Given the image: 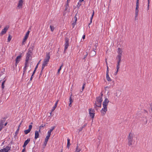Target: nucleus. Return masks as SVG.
Masks as SVG:
<instances>
[{"instance_id":"obj_58","label":"nucleus","mask_w":152,"mask_h":152,"mask_svg":"<svg viewBox=\"0 0 152 152\" xmlns=\"http://www.w3.org/2000/svg\"><path fill=\"white\" fill-rule=\"evenodd\" d=\"M67 48H65L64 50V53H65L66 50V49H67Z\"/></svg>"},{"instance_id":"obj_8","label":"nucleus","mask_w":152,"mask_h":152,"mask_svg":"<svg viewBox=\"0 0 152 152\" xmlns=\"http://www.w3.org/2000/svg\"><path fill=\"white\" fill-rule=\"evenodd\" d=\"M30 31H28L26 33V34L23 41L22 43L23 44H24V42L25 41L27 40V38L28 37Z\"/></svg>"},{"instance_id":"obj_22","label":"nucleus","mask_w":152,"mask_h":152,"mask_svg":"<svg viewBox=\"0 0 152 152\" xmlns=\"http://www.w3.org/2000/svg\"><path fill=\"white\" fill-rule=\"evenodd\" d=\"M39 132L37 131H36L35 132V139H37L39 136Z\"/></svg>"},{"instance_id":"obj_24","label":"nucleus","mask_w":152,"mask_h":152,"mask_svg":"<svg viewBox=\"0 0 152 152\" xmlns=\"http://www.w3.org/2000/svg\"><path fill=\"white\" fill-rule=\"evenodd\" d=\"M94 10H93V13H92V16H91V19H90V23L89 24V25H88V26H89V28H90V26H89V25H90L92 23V19H93V17L94 15Z\"/></svg>"},{"instance_id":"obj_20","label":"nucleus","mask_w":152,"mask_h":152,"mask_svg":"<svg viewBox=\"0 0 152 152\" xmlns=\"http://www.w3.org/2000/svg\"><path fill=\"white\" fill-rule=\"evenodd\" d=\"M120 63L117 62V70L116 72L115 73V75H116L117 74L118 72V70L120 68Z\"/></svg>"},{"instance_id":"obj_11","label":"nucleus","mask_w":152,"mask_h":152,"mask_svg":"<svg viewBox=\"0 0 152 152\" xmlns=\"http://www.w3.org/2000/svg\"><path fill=\"white\" fill-rule=\"evenodd\" d=\"M121 94V91L118 90L116 91V92L115 93V98L116 97V99H117V98H118L120 96Z\"/></svg>"},{"instance_id":"obj_47","label":"nucleus","mask_w":152,"mask_h":152,"mask_svg":"<svg viewBox=\"0 0 152 152\" xmlns=\"http://www.w3.org/2000/svg\"><path fill=\"white\" fill-rule=\"evenodd\" d=\"M0 152H6V151H5L4 150L3 148V149H1V150H0Z\"/></svg>"},{"instance_id":"obj_21","label":"nucleus","mask_w":152,"mask_h":152,"mask_svg":"<svg viewBox=\"0 0 152 152\" xmlns=\"http://www.w3.org/2000/svg\"><path fill=\"white\" fill-rule=\"evenodd\" d=\"M58 100H57L56 103L55 104V105L54 107H53L52 109L51 110V113H50V114H51V113L53 112L56 109V107H57V104L58 103Z\"/></svg>"},{"instance_id":"obj_19","label":"nucleus","mask_w":152,"mask_h":152,"mask_svg":"<svg viewBox=\"0 0 152 152\" xmlns=\"http://www.w3.org/2000/svg\"><path fill=\"white\" fill-rule=\"evenodd\" d=\"M69 39L68 38H66L65 48H67L69 46Z\"/></svg>"},{"instance_id":"obj_3","label":"nucleus","mask_w":152,"mask_h":152,"mask_svg":"<svg viewBox=\"0 0 152 152\" xmlns=\"http://www.w3.org/2000/svg\"><path fill=\"white\" fill-rule=\"evenodd\" d=\"M134 135L133 133H130L129 134L128 137V144L129 146H131L133 142V138L134 137Z\"/></svg>"},{"instance_id":"obj_30","label":"nucleus","mask_w":152,"mask_h":152,"mask_svg":"<svg viewBox=\"0 0 152 152\" xmlns=\"http://www.w3.org/2000/svg\"><path fill=\"white\" fill-rule=\"evenodd\" d=\"M12 38V37L11 36L10 34L9 35L8 37V42H9L10 40H11Z\"/></svg>"},{"instance_id":"obj_25","label":"nucleus","mask_w":152,"mask_h":152,"mask_svg":"<svg viewBox=\"0 0 152 152\" xmlns=\"http://www.w3.org/2000/svg\"><path fill=\"white\" fill-rule=\"evenodd\" d=\"M5 119L4 118H2L0 122V124L4 126V123L5 122Z\"/></svg>"},{"instance_id":"obj_64","label":"nucleus","mask_w":152,"mask_h":152,"mask_svg":"<svg viewBox=\"0 0 152 152\" xmlns=\"http://www.w3.org/2000/svg\"><path fill=\"white\" fill-rule=\"evenodd\" d=\"M7 123H5V124H4V126H6L7 125Z\"/></svg>"},{"instance_id":"obj_57","label":"nucleus","mask_w":152,"mask_h":152,"mask_svg":"<svg viewBox=\"0 0 152 152\" xmlns=\"http://www.w3.org/2000/svg\"><path fill=\"white\" fill-rule=\"evenodd\" d=\"M107 59H106V64L107 65V66H108L107 65H108V64H107Z\"/></svg>"},{"instance_id":"obj_42","label":"nucleus","mask_w":152,"mask_h":152,"mask_svg":"<svg viewBox=\"0 0 152 152\" xmlns=\"http://www.w3.org/2000/svg\"><path fill=\"white\" fill-rule=\"evenodd\" d=\"M109 73V69H108V66H107V72H106V75H109L108 74Z\"/></svg>"},{"instance_id":"obj_14","label":"nucleus","mask_w":152,"mask_h":152,"mask_svg":"<svg viewBox=\"0 0 152 152\" xmlns=\"http://www.w3.org/2000/svg\"><path fill=\"white\" fill-rule=\"evenodd\" d=\"M50 137V136H48V135H47L46 137V138H45V141H44V145H44V146H46V144H47V142H48V140Z\"/></svg>"},{"instance_id":"obj_34","label":"nucleus","mask_w":152,"mask_h":152,"mask_svg":"<svg viewBox=\"0 0 152 152\" xmlns=\"http://www.w3.org/2000/svg\"><path fill=\"white\" fill-rule=\"evenodd\" d=\"M5 81V80L3 81V82H2V84H1V88L3 89L4 88V83Z\"/></svg>"},{"instance_id":"obj_4","label":"nucleus","mask_w":152,"mask_h":152,"mask_svg":"<svg viewBox=\"0 0 152 152\" xmlns=\"http://www.w3.org/2000/svg\"><path fill=\"white\" fill-rule=\"evenodd\" d=\"M122 52L123 51L121 48H118V55L117 56V58L118 60L117 62L120 63L121 61V58Z\"/></svg>"},{"instance_id":"obj_60","label":"nucleus","mask_w":152,"mask_h":152,"mask_svg":"<svg viewBox=\"0 0 152 152\" xmlns=\"http://www.w3.org/2000/svg\"><path fill=\"white\" fill-rule=\"evenodd\" d=\"M25 71H26V70H23V75H24V74Z\"/></svg>"},{"instance_id":"obj_33","label":"nucleus","mask_w":152,"mask_h":152,"mask_svg":"<svg viewBox=\"0 0 152 152\" xmlns=\"http://www.w3.org/2000/svg\"><path fill=\"white\" fill-rule=\"evenodd\" d=\"M50 28L51 31H54V28L53 26H50Z\"/></svg>"},{"instance_id":"obj_62","label":"nucleus","mask_w":152,"mask_h":152,"mask_svg":"<svg viewBox=\"0 0 152 152\" xmlns=\"http://www.w3.org/2000/svg\"><path fill=\"white\" fill-rule=\"evenodd\" d=\"M147 121H148V120L147 119L146 120V121H145V124H146L147 123Z\"/></svg>"},{"instance_id":"obj_44","label":"nucleus","mask_w":152,"mask_h":152,"mask_svg":"<svg viewBox=\"0 0 152 152\" xmlns=\"http://www.w3.org/2000/svg\"><path fill=\"white\" fill-rule=\"evenodd\" d=\"M3 127L4 126L0 124V131L1 130Z\"/></svg>"},{"instance_id":"obj_54","label":"nucleus","mask_w":152,"mask_h":152,"mask_svg":"<svg viewBox=\"0 0 152 152\" xmlns=\"http://www.w3.org/2000/svg\"><path fill=\"white\" fill-rule=\"evenodd\" d=\"M69 106L70 107L72 106V103H70L69 104Z\"/></svg>"},{"instance_id":"obj_46","label":"nucleus","mask_w":152,"mask_h":152,"mask_svg":"<svg viewBox=\"0 0 152 152\" xmlns=\"http://www.w3.org/2000/svg\"><path fill=\"white\" fill-rule=\"evenodd\" d=\"M34 75V74H32V75L31 76V77L30 78V81H31L32 80V78H33V77Z\"/></svg>"},{"instance_id":"obj_43","label":"nucleus","mask_w":152,"mask_h":152,"mask_svg":"<svg viewBox=\"0 0 152 152\" xmlns=\"http://www.w3.org/2000/svg\"><path fill=\"white\" fill-rule=\"evenodd\" d=\"M28 61H25V64L24 67H27V64Z\"/></svg>"},{"instance_id":"obj_26","label":"nucleus","mask_w":152,"mask_h":152,"mask_svg":"<svg viewBox=\"0 0 152 152\" xmlns=\"http://www.w3.org/2000/svg\"><path fill=\"white\" fill-rule=\"evenodd\" d=\"M81 150V149L80 148H79L78 144H77V146L76 148V150L75 152H80Z\"/></svg>"},{"instance_id":"obj_56","label":"nucleus","mask_w":152,"mask_h":152,"mask_svg":"<svg viewBox=\"0 0 152 152\" xmlns=\"http://www.w3.org/2000/svg\"><path fill=\"white\" fill-rule=\"evenodd\" d=\"M42 70H41V72L39 76H41L42 75Z\"/></svg>"},{"instance_id":"obj_36","label":"nucleus","mask_w":152,"mask_h":152,"mask_svg":"<svg viewBox=\"0 0 152 152\" xmlns=\"http://www.w3.org/2000/svg\"><path fill=\"white\" fill-rule=\"evenodd\" d=\"M76 21H77V18H75V22H74V23H73L72 24V25L73 26V28L74 27L75 25L76 24Z\"/></svg>"},{"instance_id":"obj_50","label":"nucleus","mask_w":152,"mask_h":152,"mask_svg":"<svg viewBox=\"0 0 152 152\" xmlns=\"http://www.w3.org/2000/svg\"><path fill=\"white\" fill-rule=\"evenodd\" d=\"M36 69H36V68H35V69H34V71H33V73H32V74H34V73H35V72H36Z\"/></svg>"},{"instance_id":"obj_41","label":"nucleus","mask_w":152,"mask_h":152,"mask_svg":"<svg viewBox=\"0 0 152 152\" xmlns=\"http://www.w3.org/2000/svg\"><path fill=\"white\" fill-rule=\"evenodd\" d=\"M148 5L147 7V10H149V3H150V0H148Z\"/></svg>"},{"instance_id":"obj_23","label":"nucleus","mask_w":152,"mask_h":152,"mask_svg":"<svg viewBox=\"0 0 152 152\" xmlns=\"http://www.w3.org/2000/svg\"><path fill=\"white\" fill-rule=\"evenodd\" d=\"M10 147L7 146L5 148H4L3 149L6 152H8L10 149Z\"/></svg>"},{"instance_id":"obj_63","label":"nucleus","mask_w":152,"mask_h":152,"mask_svg":"<svg viewBox=\"0 0 152 152\" xmlns=\"http://www.w3.org/2000/svg\"><path fill=\"white\" fill-rule=\"evenodd\" d=\"M84 0H80V2H82V1H83Z\"/></svg>"},{"instance_id":"obj_27","label":"nucleus","mask_w":152,"mask_h":152,"mask_svg":"<svg viewBox=\"0 0 152 152\" xmlns=\"http://www.w3.org/2000/svg\"><path fill=\"white\" fill-rule=\"evenodd\" d=\"M67 147L69 148V146L70 145V139H67Z\"/></svg>"},{"instance_id":"obj_5","label":"nucleus","mask_w":152,"mask_h":152,"mask_svg":"<svg viewBox=\"0 0 152 152\" xmlns=\"http://www.w3.org/2000/svg\"><path fill=\"white\" fill-rule=\"evenodd\" d=\"M89 111L90 116L92 118H93L95 116V110L94 109L90 108L89 109Z\"/></svg>"},{"instance_id":"obj_59","label":"nucleus","mask_w":152,"mask_h":152,"mask_svg":"<svg viewBox=\"0 0 152 152\" xmlns=\"http://www.w3.org/2000/svg\"><path fill=\"white\" fill-rule=\"evenodd\" d=\"M38 65L37 64V65H36V67L35 68H36V69H37V67H38Z\"/></svg>"},{"instance_id":"obj_18","label":"nucleus","mask_w":152,"mask_h":152,"mask_svg":"<svg viewBox=\"0 0 152 152\" xmlns=\"http://www.w3.org/2000/svg\"><path fill=\"white\" fill-rule=\"evenodd\" d=\"M55 127V126H52L51 127V129H50V130L48 132V136H49L50 137L51 134V132L53 130Z\"/></svg>"},{"instance_id":"obj_6","label":"nucleus","mask_w":152,"mask_h":152,"mask_svg":"<svg viewBox=\"0 0 152 152\" xmlns=\"http://www.w3.org/2000/svg\"><path fill=\"white\" fill-rule=\"evenodd\" d=\"M9 28V26H7L5 27H4V29L2 30L1 31L0 35H3L5 34L6 32L8 30Z\"/></svg>"},{"instance_id":"obj_17","label":"nucleus","mask_w":152,"mask_h":152,"mask_svg":"<svg viewBox=\"0 0 152 152\" xmlns=\"http://www.w3.org/2000/svg\"><path fill=\"white\" fill-rule=\"evenodd\" d=\"M21 57V55H20L18 56L15 60L16 61V64L15 65L17 66V64L20 61V59Z\"/></svg>"},{"instance_id":"obj_45","label":"nucleus","mask_w":152,"mask_h":152,"mask_svg":"<svg viewBox=\"0 0 152 152\" xmlns=\"http://www.w3.org/2000/svg\"><path fill=\"white\" fill-rule=\"evenodd\" d=\"M88 51H87L86 52V54L85 55L84 57L83 58V59H84L85 58L87 57V56L88 55Z\"/></svg>"},{"instance_id":"obj_38","label":"nucleus","mask_w":152,"mask_h":152,"mask_svg":"<svg viewBox=\"0 0 152 152\" xmlns=\"http://www.w3.org/2000/svg\"><path fill=\"white\" fill-rule=\"evenodd\" d=\"M86 124H85L83 125V126L82 127H81L80 128V129L79 130V131H82V129H83L85 127V126H86Z\"/></svg>"},{"instance_id":"obj_7","label":"nucleus","mask_w":152,"mask_h":152,"mask_svg":"<svg viewBox=\"0 0 152 152\" xmlns=\"http://www.w3.org/2000/svg\"><path fill=\"white\" fill-rule=\"evenodd\" d=\"M23 4V0H20L18 2L17 8L18 9H20L22 8Z\"/></svg>"},{"instance_id":"obj_9","label":"nucleus","mask_w":152,"mask_h":152,"mask_svg":"<svg viewBox=\"0 0 152 152\" xmlns=\"http://www.w3.org/2000/svg\"><path fill=\"white\" fill-rule=\"evenodd\" d=\"M139 2H136V7L135 8V13L136 17H137L138 15V13L139 12L138 8H139Z\"/></svg>"},{"instance_id":"obj_53","label":"nucleus","mask_w":152,"mask_h":152,"mask_svg":"<svg viewBox=\"0 0 152 152\" xmlns=\"http://www.w3.org/2000/svg\"><path fill=\"white\" fill-rule=\"evenodd\" d=\"M27 69V68L26 67H24V68H23V70H26Z\"/></svg>"},{"instance_id":"obj_10","label":"nucleus","mask_w":152,"mask_h":152,"mask_svg":"<svg viewBox=\"0 0 152 152\" xmlns=\"http://www.w3.org/2000/svg\"><path fill=\"white\" fill-rule=\"evenodd\" d=\"M32 127V125H30L29 126V128L28 129L24 131V132L26 134H27L31 131Z\"/></svg>"},{"instance_id":"obj_49","label":"nucleus","mask_w":152,"mask_h":152,"mask_svg":"<svg viewBox=\"0 0 152 152\" xmlns=\"http://www.w3.org/2000/svg\"><path fill=\"white\" fill-rule=\"evenodd\" d=\"M26 151V149L24 148L22 150V152H25Z\"/></svg>"},{"instance_id":"obj_61","label":"nucleus","mask_w":152,"mask_h":152,"mask_svg":"<svg viewBox=\"0 0 152 152\" xmlns=\"http://www.w3.org/2000/svg\"><path fill=\"white\" fill-rule=\"evenodd\" d=\"M20 125H19L18 126V129L19 130V129H20Z\"/></svg>"},{"instance_id":"obj_31","label":"nucleus","mask_w":152,"mask_h":152,"mask_svg":"<svg viewBox=\"0 0 152 152\" xmlns=\"http://www.w3.org/2000/svg\"><path fill=\"white\" fill-rule=\"evenodd\" d=\"M72 94H71L70 95V97L69 99V101L70 102V103H72L73 102V100L72 99Z\"/></svg>"},{"instance_id":"obj_52","label":"nucleus","mask_w":152,"mask_h":152,"mask_svg":"<svg viewBox=\"0 0 152 152\" xmlns=\"http://www.w3.org/2000/svg\"><path fill=\"white\" fill-rule=\"evenodd\" d=\"M109 88V87H108V86L106 87L105 88V90H107V88Z\"/></svg>"},{"instance_id":"obj_32","label":"nucleus","mask_w":152,"mask_h":152,"mask_svg":"<svg viewBox=\"0 0 152 152\" xmlns=\"http://www.w3.org/2000/svg\"><path fill=\"white\" fill-rule=\"evenodd\" d=\"M31 51H32L31 50L29 49L28 52L27 53L28 54H29L31 55L32 53Z\"/></svg>"},{"instance_id":"obj_40","label":"nucleus","mask_w":152,"mask_h":152,"mask_svg":"<svg viewBox=\"0 0 152 152\" xmlns=\"http://www.w3.org/2000/svg\"><path fill=\"white\" fill-rule=\"evenodd\" d=\"M63 64L60 66V68L58 69V74H59V73L60 70H61V67L62 66H63Z\"/></svg>"},{"instance_id":"obj_55","label":"nucleus","mask_w":152,"mask_h":152,"mask_svg":"<svg viewBox=\"0 0 152 152\" xmlns=\"http://www.w3.org/2000/svg\"><path fill=\"white\" fill-rule=\"evenodd\" d=\"M85 35H83V37H82V38L84 39L85 38Z\"/></svg>"},{"instance_id":"obj_2","label":"nucleus","mask_w":152,"mask_h":152,"mask_svg":"<svg viewBox=\"0 0 152 152\" xmlns=\"http://www.w3.org/2000/svg\"><path fill=\"white\" fill-rule=\"evenodd\" d=\"M102 99L101 97H98L96 98V101L94 104V108L97 110V107H101Z\"/></svg>"},{"instance_id":"obj_12","label":"nucleus","mask_w":152,"mask_h":152,"mask_svg":"<svg viewBox=\"0 0 152 152\" xmlns=\"http://www.w3.org/2000/svg\"><path fill=\"white\" fill-rule=\"evenodd\" d=\"M50 58V53H46V56L45 59H44V61H47L49 62V59Z\"/></svg>"},{"instance_id":"obj_35","label":"nucleus","mask_w":152,"mask_h":152,"mask_svg":"<svg viewBox=\"0 0 152 152\" xmlns=\"http://www.w3.org/2000/svg\"><path fill=\"white\" fill-rule=\"evenodd\" d=\"M65 10H66L68 9V7H69V4L68 3H67V4L65 5Z\"/></svg>"},{"instance_id":"obj_29","label":"nucleus","mask_w":152,"mask_h":152,"mask_svg":"<svg viewBox=\"0 0 152 152\" xmlns=\"http://www.w3.org/2000/svg\"><path fill=\"white\" fill-rule=\"evenodd\" d=\"M106 78L107 80L108 81H111V79L109 77V75H106Z\"/></svg>"},{"instance_id":"obj_51","label":"nucleus","mask_w":152,"mask_h":152,"mask_svg":"<svg viewBox=\"0 0 152 152\" xmlns=\"http://www.w3.org/2000/svg\"><path fill=\"white\" fill-rule=\"evenodd\" d=\"M102 96H103V94H102V92H101V96H99V97H101L102 98Z\"/></svg>"},{"instance_id":"obj_28","label":"nucleus","mask_w":152,"mask_h":152,"mask_svg":"<svg viewBox=\"0 0 152 152\" xmlns=\"http://www.w3.org/2000/svg\"><path fill=\"white\" fill-rule=\"evenodd\" d=\"M31 56L29 54H28L27 53V56L26 57L25 61H28L29 58L30 56Z\"/></svg>"},{"instance_id":"obj_15","label":"nucleus","mask_w":152,"mask_h":152,"mask_svg":"<svg viewBox=\"0 0 152 152\" xmlns=\"http://www.w3.org/2000/svg\"><path fill=\"white\" fill-rule=\"evenodd\" d=\"M30 140V138H28L26 140L23 145V147L24 148H25L26 145L28 144V143L29 142Z\"/></svg>"},{"instance_id":"obj_1","label":"nucleus","mask_w":152,"mask_h":152,"mask_svg":"<svg viewBox=\"0 0 152 152\" xmlns=\"http://www.w3.org/2000/svg\"><path fill=\"white\" fill-rule=\"evenodd\" d=\"M109 102L108 99L106 98L103 102V108L100 111L101 114L102 116L104 115L107 111V106Z\"/></svg>"},{"instance_id":"obj_13","label":"nucleus","mask_w":152,"mask_h":152,"mask_svg":"<svg viewBox=\"0 0 152 152\" xmlns=\"http://www.w3.org/2000/svg\"><path fill=\"white\" fill-rule=\"evenodd\" d=\"M48 62L47 61H45L44 60L43 62V63L42 67V71L43 70L44 67L45 66H47L48 65Z\"/></svg>"},{"instance_id":"obj_37","label":"nucleus","mask_w":152,"mask_h":152,"mask_svg":"<svg viewBox=\"0 0 152 152\" xmlns=\"http://www.w3.org/2000/svg\"><path fill=\"white\" fill-rule=\"evenodd\" d=\"M19 130L18 129H17V130H16V132H15V136H17L18 134V133Z\"/></svg>"},{"instance_id":"obj_48","label":"nucleus","mask_w":152,"mask_h":152,"mask_svg":"<svg viewBox=\"0 0 152 152\" xmlns=\"http://www.w3.org/2000/svg\"><path fill=\"white\" fill-rule=\"evenodd\" d=\"M85 84H84L83 86V87H82V90L83 91V90L84 89L85 87Z\"/></svg>"},{"instance_id":"obj_16","label":"nucleus","mask_w":152,"mask_h":152,"mask_svg":"<svg viewBox=\"0 0 152 152\" xmlns=\"http://www.w3.org/2000/svg\"><path fill=\"white\" fill-rule=\"evenodd\" d=\"M90 50V52L89 55L91 56H93L96 54V52L94 50H93L92 49L89 50Z\"/></svg>"},{"instance_id":"obj_39","label":"nucleus","mask_w":152,"mask_h":152,"mask_svg":"<svg viewBox=\"0 0 152 152\" xmlns=\"http://www.w3.org/2000/svg\"><path fill=\"white\" fill-rule=\"evenodd\" d=\"M45 124H42L41 126H40L39 127V128L40 129H41L42 127H45Z\"/></svg>"}]
</instances>
